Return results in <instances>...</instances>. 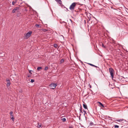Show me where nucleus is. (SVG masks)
I'll return each instance as SVG.
<instances>
[{
    "instance_id": "6ab92c4d",
    "label": "nucleus",
    "mask_w": 128,
    "mask_h": 128,
    "mask_svg": "<svg viewBox=\"0 0 128 128\" xmlns=\"http://www.w3.org/2000/svg\"><path fill=\"white\" fill-rule=\"evenodd\" d=\"M16 1H13L12 2V5H14L16 3Z\"/></svg>"
},
{
    "instance_id": "f8f14e48",
    "label": "nucleus",
    "mask_w": 128,
    "mask_h": 128,
    "mask_svg": "<svg viewBox=\"0 0 128 128\" xmlns=\"http://www.w3.org/2000/svg\"><path fill=\"white\" fill-rule=\"evenodd\" d=\"M83 106L84 108L85 109H87V106L85 104H83Z\"/></svg>"
},
{
    "instance_id": "f3484780",
    "label": "nucleus",
    "mask_w": 128,
    "mask_h": 128,
    "mask_svg": "<svg viewBox=\"0 0 128 128\" xmlns=\"http://www.w3.org/2000/svg\"><path fill=\"white\" fill-rule=\"evenodd\" d=\"M58 46V45L56 44H54V46L55 48H57Z\"/></svg>"
},
{
    "instance_id": "ddd939ff",
    "label": "nucleus",
    "mask_w": 128,
    "mask_h": 128,
    "mask_svg": "<svg viewBox=\"0 0 128 128\" xmlns=\"http://www.w3.org/2000/svg\"><path fill=\"white\" fill-rule=\"evenodd\" d=\"M35 26L37 27V28H40L41 26L38 24H36L35 25Z\"/></svg>"
},
{
    "instance_id": "423d86ee",
    "label": "nucleus",
    "mask_w": 128,
    "mask_h": 128,
    "mask_svg": "<svg viewBox=\"0 0 128 128\" xmlns=\"http://www.w3.org/2000/svg\"><path fill=\"white\" fill-rule=\"evenodd\" d=\"M10 118L12 121H14V118L13 117L14 114H13V112L12 111H11L10 112Z\"/></svg>"
},
{
    "instance_id": "412c9836",
    "label": "nucleus",
    "mask_w": 128,
    "mask_h": 128,
    "mask_svg": "<svg viewBox=\"0 0 128 128\" xmlns=\"http://www.w3.org/2000/svg\"><path fill=\"white\" fill-rule=\"evenodd\" d=\"M62 120L63 122H64L66 121V119L65 118H63L62 119Z\"/></svg>"
},
{
    "instance_id": "f03ea898",
    "label": "nucleus",
    "mask_w": 128,
    "mask_h": 128,
    "mask_svg": "<svg viewBox=\"0 0 128 128\" xmlns=\"http://www.w3.org/2000/svg\"><path fill=\"white\" fill-rule=\"evenodd\" d=\"M109 72L112 78H113L114 77V70L112 68H109Z\"/></svg>"
},
{
    "instance_id": "2f4dec72",
    "label": "nucleus",
    "mask_w": 128,
    "mask_h": 128,
    "mask_svg": "<svg viewBox=\"0 0 128 128\" xmlns=\"http://www.w3.org/2000/svg\"><path fill=\"white\" fill-rule=\"evenodd\" d=\"M90 87L91 88V85H90Z\"/></svg>"
},
{
    "instance_id": "393cba45",
    "label": "nucleus",
    "mask_w": 128,
    "mask_h": 128,
    "mask_svg": "<svg viewBox=\"0 0 128 128\" xmlns=\"http://www.w3.org/2000/svg\"><path fill=\"white\" fill-rule=\"evenodd\" d=\"M102 46L103 48H106V46H104V44L102 43Z\"/></svg>"
},
{
    "instance_id": "20e7f679",
    "label": "nucleus",
    "mask_w": 128,
    "mask_h": 128,
    "mask_svg": "<svg viewBox=\"0 0 128 128\" xmlns=\"http://www.w3.org/2000/svg\"><path fill=\"white\" fill-rule=\"evenodd\" d=\"M20 9V7L18 6L14 8L13 9L12 11V12L14 13L15 12H18V10Z\"/></svg>"
},
{
    "instance_id": "39448f33",
    "label": "nucleus",
    "mask_w": 128,
    "mask_h": 128,
    "mask_svg": "<svg viewBox=\"0 0 128 128\" xmlns=\"http://www.w3.org/2000/svg\"><path fill=\"white\" fill-rule=\"evenodd\" d=\"M56 86L57 85L56 84L52 83L50 84L49 86L51 87V88L54 89L55 88Z\"/></svg>"
},
{
    "instance_id": "a211bd4d",
    "label": "nucleus",
    "mask_w": 128,
    "mask_h": 128,
    "mask_svg": "<svg viewBox=\"0 0 128 128\" xmlns=\"http://www.w3.org/2000/svg\"><path fill=\"white\" fill-rule=\"evenodd\" d=\"M114 128H118L119 127V126L118 125H114Z\"/></svg>"
},
{
    "instance_id": "cd10ccee",
    "label": "nucleus",
    "mask_w": 128,
    "mask_h": 128,
    "mask_svg": "<svg viewBox=\"0 0 128 128\" xmlns=\"http://www.w3.org/2000/svg\"><path fill=\"white\" fill-rule=\"evenodd\" d=\"M32 71L31 70H30L29 72V73L30 74H32V73L31 72Z\"/></svg>"
},
{
    "instance_id": "473e14b6",
    "label": "nucleus",
    "mask_w": 128,
    "mask_h": 128,
    "mask_svg": "<svg viewBox=\"0 0 128 128\" xmlns=\"http://www.w3.org/2000/svg\"><path fill=\"white\" fill-rule=\"evenodd\" d=\"M70 21L72 22V20H71V19H70Z\"/></svg>"
},
{
    "instance_id": "5701e85b",
    "label": "nucleus",
    "mask_w": 128,
    "mask_h": 128,
    "mask_svg": "<svg viewBox=\"0 0 128 128\" xmlns=\"http://www.w3.org/2000/svg\"><path fill=\"white\" fill-rule=\"evenodd\" d=\"M83 112L84 113V115H85V114H86V111H85V110H83Z\"/></svg>"
},
{
    "instance_id": "1a4fd4ad",
    "label": "nucleus",
    "mask_w": 128,
    "mask_h": 128,
    "mask_svg": "<svg viewBox=\"0 0 128 128\" xmlns=\"http://www.w3.org/2000/svg\"><path fill=\"white\" fill-rule=\"evenodd\" d=\"M80 113L79 114H80V116L81 115V114H80L81 112L82 113H83V112L82 110V107L81 106H80Z\"/></svg>"
},
{
    "instance_id": "4be33fe9",
    "label": "nucleus",
    "mask_w": 128,
    "mask_h": 128,
    "mask_svg": "<svg viewBox=\"0 0 128 128\" xmlns=\"http://www.w3.org/2000/svg\"><path fill=\"white\" fill-rule=\"evenodd\" d=\"M90 124L91 126H92L94 125V123L92 122H91L90 123Z\"/></svg>"
},
{
    "instance_id": "9b49d317",
    "label": "nucleus",
    "mask_w": 128,
    "mask_h": 128,
    "mask_svg": "<svg viewBox=\"0 0 128 128\" xmlns=\"http://www.w3.org/2000/svg\"><path fill=\"white\" fill-rule=\"evenodd\" d=\"M58 3L60 4H61L62 1L61 0H55Z\"/></svg>"
},
{
    "instance_id": "7c9ffc66",
    "label": "nucleus",
    "mask_w": 128,
    "mask_h": 128,
    "mask_svg": "<svg viewBox=\"0 0 128 128\" xmlns=\"http://www.w3.org/2000/svg\"><path fill=\"white\" fill-rule=\"evenodd\" d=\"M108 118H112L111 117H110L109 116H108Z\"/></svg>"
},
{
    "instance_id": "72a5a7b5",
    "label": "nucleus",
    "mask_w": 128,
    "mask_h": 128,
    "mask_svg": "<svg viewBox=\"0 0 128 128\" xmlns=\"http://www.w3.org/2000/svg\"><path fill=\"white\" fill-rule=\"evenodd\" d=\"M30 76H28V77H30Z\"/></svg>"
},
{
    "instance_id": "6e6552de",
    "label": "nucleus",
    "mask_w": 128,
    "mask_h": 128,
    "mask_svg": "<svg viewBox=\"0 0 128 128\" xmlns=\"http://www.w3.org/2000/svg\"><path fill=\"white\" fill-rule=\"evenodd\" d=\"M6 81L7 82V86H9L10 84V80L8 79H6Z\"/></svg>"
},
{
    "instance_id": "4468645a",
    "label": "nucleus",
    "mask_w": 128,
    "mask_h": 128,
    "mask_svg": "<svg viewBox=\"0 0 128 128\" xmlns=\"http://www.w3.org/2000/svg\"><path fill=\"white\" fill-rule=\"evenodd\" d=\"M42 69V67H41V66H39V67H38L37 68V70H38V71H39V70L40 69Z\"/></svg>"
},
{
    "instance_id": "7ed1b4c3",
    "label": "nucleus",
    "mask_w": 128,
    "mask_h": 128,
    "mask_svg": "<svg viewBox=\"0 0 128 128\" xmlns=\"http://www.w3.org/2000/svg\"><path fill=\"white\" fill-rule=\"evenodd\" d=\"M32 32L30 31L28 32L26 34L25 36H24V38L27 39L30 37L32 33Z\"/></svg>"
},
{
    "instance_id": "aec40b11",
    "label": "nucleus",
    "mask_w": 128,
    "mask_h": 128,
    "mask_svg": "<svg viewBox=\"0 0 128 128\" xmlns=\"http://www.w3.org/2000/svg\"><path fill=\"white\" fill-rule=\"evenodd\" d=\"M64 62V59H62L60 60V62L61 63H62Z\"/></svg>"
},
{
    "instance_id": "dca6fc26",
    "label": "nucleus",
    "mask_w": 128,
    "mask_h": 128,
    "mask_svg": "<svg viewBox=\"0 0 128 128\" xmlns=\"http://www.w3.org/2000/svg\"><path fill=\"white\" fill-rule=\"evenodd\" d=\"M98 103H99V104L100 105H101L102 107H104V105L101 103L100 102H98Z\"/></svg>"
},
{
    "instance_id": "9d476101",
    "label": "nucleus",
    "mask_w": 128,
    "mask_h": 128,
    "mask_svg": "<svg viewBox=\"0 0 128 128\" xmlns=\"http://www.w3.org/2000/svg\"><path fill=\"white\" fill-rule=\"evenodd\" d=\"M88 64L89 65H90L91 66H94V67H96V68H98V67L92 64H90V63H88Z\"/></svg>"
},
{
    "instance_id": "f257e3e1",
    "label": "nucleus",
    "mask_w": 128,
    "mask_h": 128,
    "mask_svg": "<svg viewBox=\"0 0 128 128\" xmlns=\"http://www.w3.org/2000/svg\"><path fill=\"white\" fill-rule=\"evenodd\" d=\"M77 4V3L76 2H74L72 3L70 6L69 9L71 10H74Z\"/></svg>"
},
{
    "instance_id": "f704fd0d",
    "label": "nucleus",
    "mask_w": 128,
    "mask_h": 128,
    "mask_svg": "<svg viewBox=\"0 0 128 128\" xmlns=\"http://www.w3.org/2000/svg\"><path fill=\"white\" fill-rule=\"evenodd\" d=\"M127 64L128 65V63H127Z\"/></svg>"
},
{
    "instance_id": "b1692460",
    "label": "nucleus",
    "mask_w": 128,
    "mask_h": 128,
    "mask_svg": "<svg viewBox=\"0 0 128 128\" xmlns=\"http://www.w3.org/2000/svg\"><path fill=\"white\" fill-rule=\"evenodd\" d=\"M48 68V66H46L44 68V70H47Z\"/></svg>"
},
{
    "instance_id": "0eeeda50",
    "label": "nucleus",
    "mask_w": 128,
    "mask_h": 128,
    "mask_svg": "<svg viewBox=\"0 0 128 128\" xmlns=\"http://www.w3.org/2000/svg\"><path fill=\"white\" fill-rule=\"evenodd\" d=\"M116 121L121 122V124L122 123H125V122H126V121L123 119L118 120H116Z\"/></svg>"
},
{
    "instance_id": "bb28decb",
    "label": "nucleus",
    "mask_w": 128,
    "mask_h": 128,
    "mask_svg": "<svg viewBox=\"0 0 128 128\" xmlns=\"http://www.w3.org/2000/svg\"><path fill=\"white\" fill-rule=\"evenodd\" d=\"M41 126V125H39V124H38V128H40Z\"/></svg>"
},
{
    "instance_id": "c756f323",
    "label": "nucleus",
    "mask_w": 128,
    "mask_h": 128,
    "mask_svg": "<svg viewBox=\"0 0 128 128\" xmlns=\"http://www.w3.org/2000/svg\"><path fill=\"white\" fill-rule=\"evenodd\" d=\"M68 128H74L73 127L71 126L69 127Z\"/></svg>"
},
{
    "instance_id": "2eb2a0df",
    "label": "nucleus",
    "mask_w": 128,
    "mask_h": 128,
    "mask_svg": "<svg viewBox=\"0 0 128 128\" xmlns=\"http://www.w3.org/2000/svg\"><path fill=\"white\" fill-rule=\"evenodd\" d=\"M40 30H42L44 32H46L47 31V30L45 29H41Z\"/></svg>"
},
{
    "instance_id": "c85d7f7f",
    "label": "nucleus",
    "mask_w": 128,
    "mask_h": 128,
    "mask_svg": "<svg viewBox=\"0 0 128 128\" xmlns=\"http://www.w3.org/2000/svg\"><path fill=\"white\" fill-rule=\"evenodd\" d=\"M113 45L114 46H116V44L115 43H114V44H113Z\"/></svg>"
},
{
    "instance_id": "a878e982",
    "label": "nucleus",
    "mask_w": 128,
    "mask_h": 128,
    "mask_svg": "<svg viewBox=\"0 0 128 128\" xmlns=\"http://www.w3.org/2000/svg\"><path fill=\"white\" fill-rule=\"evenodd\" d=\"M34 80H33V79H31V81L30 82H34Z\"/></svg>"
}]
</instances>
